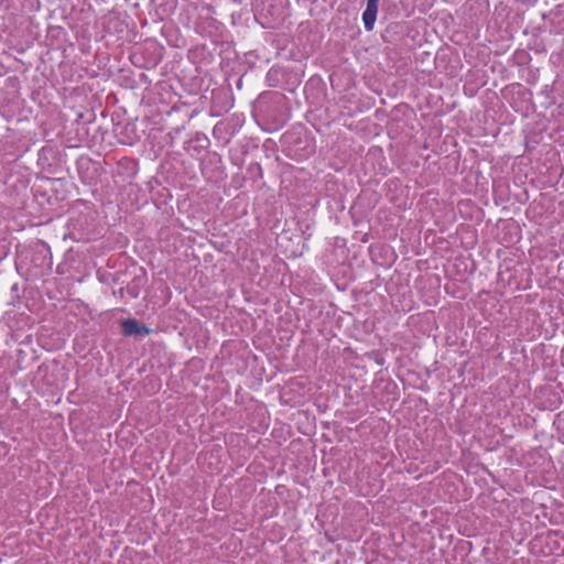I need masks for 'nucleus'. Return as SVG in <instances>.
Returning <instances> with one entry per match:
<instances>
[{"mask_svg": "<svg viewBox=\"0 0 564 564\" xmlns=\"http://www.w3.org/2000/svg\"><path fill=\"white\" fill-rule=\"evenodd\" d=\"M379 1L380 0H367L366 10L362 13V21L367 31H372L375 28Z\"/></svg>", "mask_w": 564, "mask_h": 564, "instance_id": "f03ea898", "label": "nucleus"}, {"mask_svg": "<svg viewBox=\"0 0 564 564\" xmlns=\"http://www.w3.org/2000/svg\"><path fill=\"white\" fill-rule=\"evenodd\" d=\"M121 327L124 336H147L150 334V329L145 325L132 318L123 319Z\"/></svg>", "mask_w": 564, "mask_h": 564, "instance_id": "f257e3e1", "label": "nucleus"}]
</instances>
